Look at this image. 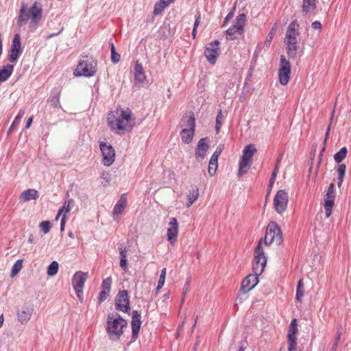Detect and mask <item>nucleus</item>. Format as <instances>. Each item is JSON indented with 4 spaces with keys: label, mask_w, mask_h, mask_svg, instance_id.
<instances>
[{
    "label": "nucleus",
    "mask_w": 351,
    "mask_h": 351,
    "mask_svg": "<svg viewBox=\"0 0 351 351\" xmlns=\"http://www.w3.org/2000/svg\"><path fill=\"white\" fill-rule=\"evenodd\" d=\"M134 79L139 83H143L146 80V75L145 74L143 65L138 61L135 64Z\"/></svg>",
    "instance_id": "27"
},
{
    "label": "nucleus",
    "mask_w": 351,
    "mask_h": 351,
    "mask_svg": "<svg viewBox=\"0 0 351 351\" xmlns=\"http://www.w3.org/2000/svg\"><path fill=\"white\" fill-rule=\"evenodd\" d=\"M298 332V320L294 318L291 320L287 332L288 351H295L297 347V334Z\"/></svg>",
    "instance_id": "13"
},
{
    "label": "nucleus",
    "mask_w": 351,
    "mask_h": 351,
    "mask_svg": "<svg viewBox=\"0 0 351 351\" xmlns=\"http://www.w3.org/2000/svg\"><path fill=\"white\" fill-rule=\"evenodd\" d=\"M327 193H329V194H333V195H335V184L334 183H331L327 190Z\"/></svg>",
    "instance_id": "53"
},
{
    "label": "nucleus",
    "mask_w": 351,
    "mask_h": 351,
    "mask_svg": "<svg viewBox=\"0 0 351 351\" xmlns=\"http://www.w3.org/2000/svg\"><path fill=\"white\" fill-rule=\"evenodd\" d=\"M317 8V0H303L302 9L305 13L313 12Z\"/></svg>",
    "instance_id": "31"
},
{
    "label": "nucleus",
    "mask_w": 351,
    "mask_h": 351,
    "mask_svg": "<svg viewBox=\"0 0 351 351\" xmlns=\"http://www.w3.org/2000/svg\"><path fill=\"white\" fill-rule=\"evenodd\" d=\"M121 257L127 258V250L123 247H119Z\"/></svg>",
    "instance_id": "55"
},
{
    "label": "nucleus",
    "mask_w": 351,
    "mask_h": 351,
    "mask_svg": "<svg viewBox=\"0 0 351 351\" xmlns=\"http://www.w3.org/2000/svg\"><path fill=\"white\" fill-rule=\"evenodd\" d=\"M21 53V37L19 34H16L12 40L11 49L8 55V60L12 62H16Z\"/></svg>",
    "instance_id": "17"
},
{
    "label": "nucleus",
    "mask_w": 351,
    "mask_h": 351,
    "mask_svg": "<svg viewBox=\"0 0 351 351\" xmlns=\"http://www.w3.org/2000/svg\"><path fill=\"white\" fill-rule=\"evenodd\" d=\"M97 62L92 58L86 56L79 62L74 71V75L75 76H93L97 72Z\"/></svg>",
    "instance_id": "4"
},
{
    "label": "nucleus",
    "mask_w": 351,
    "mask_h": 351,
    "mask_svg": "<svg viewBox=\"0 0 351 351\" xmlns=\"http://www.w3.org/2000/svg\"><path fill=\"white\" fill-rule=\"evenodd\" d=\"M303 296H304L303 284H302V280L300 279L298 281V286H297V292H296L297 300L299 302H301Z\"/></svg>",
    "instance_id": "40"
},
{
    "label": "nucleus",
    "mask_w": 351,
    "mask_h": 351,
    "mask_svg": "<svg viewBox=\"0 0 351 351\" xmlns=\"http://www.w3.org/2000/svg\"><path fill=\"white\" fill-rule=\"evenodd\" d=\"M63 29H64V28L62 27V29H61L58 32H57V33H56V34H50V35H49V38H51V37H53V36H54L58 35L59 34H60V33L62 32Z\"/></svg>",
    "instance_id": "62"
},
{
    "label": "nucleus",
    "mask_w": 351,
    "mask_h": 351,
    "mask_svg": "<svg viewBox=\"0 0 351 351\" xmlns=\"http://www.w3.org/2000/svg\"><path fill=\"white\" fill-rule=\"evenodd\" d=\"M280 162V158L277 159L276 165H277V169H278V165H279Z\"/></svg>",
    "instance_id": "64"
},
{
    "label": "nucleus",
    "mask_w": 351,
    "mask_h": 351,
    "mask_svg": "<svg viewBox=\"0 0 351 351\" xmlns=\"http://www.w3.org/2000/svg\"><path fill=\"white\" fill-rule=\"evenodd\" d=\"M23 267V261L17 260L12 267L11 277L15 276Z\"/></svg>",
    "instance_id": "38"
},
{
    "label": "nucleus",
    "mask_w": 351,
    "mask_h": 351,
    "mask_svg": "<svg viewBox=\"0 0 351 351\" xmlns=\"http://www.w3.org/2000/svg\"><path fill=\"white\" fill-rule=\"evenodd\" d=\"M199 197V190L197 188L190 191L189 193L187 195L188 203L186 204L187 207H190L198 198Z\"/></svg>",
    "instance_id": "33"
},
{
    "label": "nucleus",
    "mask_w": 351,
    "mask_h": 351,
    "mask_svg": "<svg viewBox=\"0 0 351 351\" xmlns=\"http://www.w3.org/2000/svg\"><path fill=\"white\" fill-rule=\"evenodd\" d=\"M224 147H225V146H224L223 144H220L217 147V149H215V152L213 153V154L212 155L211 157H213L214 158H216V159H218L219 156L221 155V152L224 149Z\"/></svg>",
    "instance_id": "45"
},
{
    "label": "nucleus",
    "mask_w": 351,
    "mask_h": 351,
    "mask_svg": "<svg viewBox=\"0 0 351 351\" xmlns=\"http://www.w3.org/2000/svg\"><path fill=\"white\" fill-rule=\"evenodd\" d=\"M333 206H334V204H330L329 201H328L327 204L324 203V208H325L326 218H328L331 216Z\"/></svg>",
    "instance_id": "44"
},
{
    "label": "nucleus",
    "mask_w": 351,
    "mask_h": 351,
    "mask_svg": "<svg viewBox=\"0 0 351 351\" xmlns=\"http://www.w3.org/2000/svg\"><path fill=\"white\" fill-rule=\"evenodd\" d=\"M223 119H224V116H223V112L221 110H220L218 112L217 117H216L215 129H216L217 134L219 133Z\"/></svg>",
    "instance_id": "39"
},
{
    "label": "nucleus",
    "mask_w": 351,
    "mask_h": 351,
    "mask_svg": "<svg viewBox=\"0 0 351 351\" xmlns=\"http://www.w3.org/2000/svg\"><path fill=\"white\" fill-rule=\"evenodd\" d=\"M59 97L60 93H58V95L57 97H54L51 99V101L53 103L56 108L58 107L60 104Z\"/></svg>",
    "instance_id": "51"
},
{
    "label": "nucleus",
    "mask_w": 351,
    "mask_h": 351,
    "mask_svg": "<svg viewBox=\"0 0 351 351\" xmlns=\"http://www.w3.org/2000/svg\"><path fill=\"white\" fill-rule=\"evenodd\" d=\"M205 56L207 60L212 64H215L217 57L219 55V42L216 40L214 42L210 43L206 47Z\"/></svg>",
    "instance_id": "16"
},
{
    "label": "nucleus",
    "mask_w": 351,
    "mask_h": 351,
    "mask_svg": "<svg viewBox=\"0 0 351 351\" xmlns=\"http://www.w3.org/2000/svg\"><path fill=\"white\" fill-rule=\"evenodd\" d=\"M282 241V233L280 226L274 221L270 222L267 227L265 235V245L268 246L271 243L280 245Z\"/></svg>",
    "instance_id": "6"
},
{
    "label": "nucleus",
    "mask_w": 351,
    "mask_h": 351,
    "mask_svg": "<svg viewBox=\"0 0 351 351\" xmlns=\"http://www.w3.org/2000/svg\"><path fill=\"white\" fill-rule=\"evenodd\" d=\"M188 289H189V282L186 283V285H185V287L184 288L183 297L182 298V304L184 302L185 295L188 291Z\"/></svg>",
    "instance_id": "56"
},
{
    "label": "nucleus",
    "mask_w": 351,
    "mask_h": 351,
    "mask_svg": "<svg viewBox=\"0 0 351 351\" xmlns=\"http://www.w3.org/2000/svg\"><path fill=\"white\" fill-rule=\"evenodd\" d=\"M206 138H201L195 149V158L198 161L202 160L206 156L208 149V145L206 143Z\"/></svg>",
    "instance_id": "24"
},
{
    "label": "nucleus",
    "mask_w": 351,
    "mask_h": 351,
    "mask_svg": "<svg viewBox=\"0 0 351 351\" xmlns=\"http://www.w3.org/2000/svg\"><path fill=\"white\" fill-rule=\"evenodd\" d=\"M343 176H338V182H337V185L339 187H340L343 183Z\"/></svg>",
    "instance_id": "58"
},
{
    "label": "nucleus",
    "mask_w": 351,
    "mask_h": 351,
    "mask_svg": "<svg viewBox=\"0 0 351 351\" xmlns=\"http://www.w3.org/2000/svg\"><path fill=\"white\" fill-rule=\"evenodd\" d=\"M335 199V195H333V194L330 195V194L326 193V194L325 195V197H324V203L327 204L328 201H329L330 204H334Z\"/></svg>",
    "instance_id": "47"
},
{
    "label": "nucleus",
    "mask_w": 351,
    "mask_h": 351,
    "mask_svg": "<svg viewBox=\"0 0 351 351\" xmlns=\"http://www.w3.org/2000/svg\"><path fill=\"white\" fill-rule=\"evenodd\" d=\"M127 327L126 320L119 315L114 316L112 314L108 316L106 330L110 339L114 341L119 339Z\"/></svg>",
    "instance_id": "2"
},
{
    "label": "nucleus",
    "mask_w": 351,
    "mask_h": 351,
    "mask_svg": "<svg viewBox=\"0 0 351 351\" xmlns=\"http://www.w3.org/2000/svg\"><path fill=\"white\" fill-rule=\"evenodd\" d=\"M259 276L260 275H256L254 273L252 274H249L245 277L241 285V290L244 293H247L252 290L258 284Z\"/></svg>",
    "instance_id": "19"
},
{
    "label": "nucleus",
    "mask_w": 351,
    "mask_h": 351,
    "mask_svg": "<svg viewBox=\"0 0 351 351\" xmlns=\"http://www.w3.org/2000/svg\"><path fill=\"white\" fill-rule=\"evenodd\" d=\"M176 0H159L155 3L153 14L155 16L160 14L163 10Z\"/></svg>",
    "instance_id": "28"
},
{
    "label": "nucleus",
    "mask_w": 351,
    "mask_h": 351,
    "mask_svg": "<svg viewBox=\"0 0 351 351\" xmlns=\"http://www.w3.org/2000/svg\"><path fill=\"white\" fill-rule=\"evenodd\" d=\"M128 204V198L126 193H123L121 195L120 199L115 204L113 210L112 215L114 217L120 215L123 213L124 209L127 206Z\"/></svg>",
    "instance_id": "25"
},
{
    "label": "nucleus",
    "mask_w": 351,
    "mask_h": 351,
    "mask_svg": "<svg viewBox=\"0 0 351 351\" xmlns=\"http://www.w3.org/2000/svg\"><path fill=\"white\" fill-rule=\"evenodd\" d=\"M99 149L102 154V164L105 167H110L115 160L116 153L114 147L106 142H100Z\"/></svg>",
    "instance_id": "10"
},
{
    "label": "nucleus",
    "mask_w": 351,
    "mask_h": 351,
    "mask_svg": "<svg viewBox=\"0 0 351 351\" xmlns=\"http://www.w3.org/2000/svg\"><path fill=\"white\" fill-rule=\"evenodd\" d=\"M74 204V200L73 199H70L67 201H65L62 207L59 210V215H62L61 219V224H60V230L61 231H64V226L66 223V214L69 213L71 210V208Z\"/></svg>",
    "instance_id": "22"
},
{
    "label": "nucleus",
    "mask_w": 351,
    "mask_h": 351,
    "mask_svg": "<svg viewBox=\"0 0 351 351\" xmlns=\"http://www.w3.org/2000/svg\"><path fill=\"white\" fill-rule=\"evenodd\" d=\"M245 21L246 18L244 14H241L237 16L234 24L226 30L227 39L234 40L237 38L239 36L242 35Z\"/></svg>",
    "instance_id": "9"
},
{
    "label": "nucleus",
    "mask_w": 351,
    "mask_h": 351,
    "mask_svg": "<svg viewBox=\"0 0 351 351\" xmlns=\"http://www.w3.org/2000/svg\"><path fill=\"white\" fill-rule=\"evenodd\" d=\"M169 227L167 229V239L171 244H174L178 239L179 225L177 219L172 217L169 223Z\"/></svg>",
    "instance_id": "18"
},
{
    "label": "nucleus",
    "mask_w": 351,
    "mask_h": 351,
    "mask_svg": "<svg viewBox=\"0 0 351 351\" xmlns=\"http://www.w3.org/2000/svg\"><path fill=\"white\" fill-rule=\"evenodd\" d=\"M255 145L250 144L245 146L243 150V155L239 162L238 176L245 174L252 164V157L256 153Z\"/></svg>",
    "instance_id": "5"
},
{
    "label": "nucleus",
    "mask_w": 351,
    "mask_h": 351,
    "mask_svg": "<svg viewBox=\"0 0 351 351\" xmlns=\"http://www.w3.org/2000/svg\"><path fill=\"white\" fill-rule=\"evenodd\" d=\"M291 63L284 55H281L280 67L278 69V78L280 84L287 85L290 80Z\"/></svg>",
    "instance_id": "11"
},
{
    "label": "nucleus",
    "mask_w": 351,
    "mask_h": 351,
    "mask_svg": "<svg viewBox=\"0 0 351 351\" xmlns=\"http://www.w3.org/2000/svg\"><path fill=\"white\" fill-rule=\"evenodd\" d=\"M275 34V29L273 28L269 34V39L266 41L267 44V47L270 45V43L273 39L274 35Z\"/></svg>",
    "instance_id": "50"
},
{
    "label": "nucleus",
    "mask_w": 351,
    "mask_h": 351,
    "mask_svg": "<svg viewBox=\"0 0 351 351\" xmlns=\"http://www.w3.org/2000/svg\"><path fill=\"white\" fill-rule=\"evenodd\" d=\"M88 276L87 272L79 271L72 278V286L80 302H83V289Z\"/></svg>",
    "instance_id": "8"
},
{
    "label": "nucleus",
    "mask_w": 351,
    "mask_h": 351,
    "mask_svg": "<svg viewBox=\"0 0 351 351\" xmlns=\"http://www.w3.org/2000/svg\"><path fill=\"white\" fill-rule=\"evenodd\" d=\"M38 197V192L36 189H29L22 192L19 197L21 202H25L30 200H36Z\"/></svg>",
    "instance_id": "26"
},
{
    "label": "nucleus",
    "mask_w": 351,
    "mask_h": 351,
    "mask_svg": "<svg viewBox=\"0 0 351 351\" xmlns=\"http://www.w3.org/2000/svg\"><path fill=\"white\" fill-rule=\"evenodd\" d=\"M330 125H329V126L327 128V130H326V132L325 141H326L327 138L328 137V135H329V133H330Z\"/></svg>",
    "instance_id": "60"
},
{
    "label": "nucleus",
    "mask_w": 351,
    "mask_h": 351,
    "mask_svg": "<svg viewBox=\"0 0 351 351\" xmlns=\"http://www.w3.org/2000/svg\"><path fill=\"white\" fill-rule=\"evenodd\" d=\"M277 173H278V169H277V165H276L273 172H272V174H271V178H270V181H269V184L270 186H271L273 184H274V182L276 178V176H277Z\"/></svg>",
    "instance_id": "48"
},
{
    "label": "nucleus",
    "mask_w": 351,
    "mask_h": 351,
    "mask_svg": "<svg viewBox=\"0 0 351 351\" xmlns=\"http://www.w3.org/2000/svg\"><path fill=\"white\" fill-rule=\"evenodd\" d=\"M346 166L345 164H340L338 167H337V172L338 173V176H345V173H346Z\"/></svg>",
    "instance_id": "46"
},
{
    "label": "nucleus",
    "mask_w": 351,
    "mask_h": 351,
    "mask_svg": "<svg viewBox=\"0 0 351 351\" xmlns=\"http://www.w3.org/2000/svg\"><path fill=\"white\" fill-rule=\"evenodd\" d=\"M120 266H121L123 269H126L127 266H128V261H127V258H125V257H121V259H120Z\"/></svg>",
    "instance_id": "49"
},
{
    "label": "nucleus",
    "mask_w": 351,
    "mask_h": 351,
    "mask_svg": "<svg viewBox=\"0 0 351 351\" xmlns=\"http://www.w3.org/2000/svg\"><path fill=\"white\" fill-rule=\"evenodd\" d=\"M299 24L296 20L293 21L287 29L285 38H295L300 35L298 32Z\"/></svg>",
    "instance_id": "30"
},
{
    "label": "nucleus",
    "mask_w": 351,
    "mask_h": 351,
    "mask_svg": "<svg viewBox=\"0 0 351 351\" xmlns=\"http://www.w3.org/2000/svg\"><path fill=\"white\" fill-rule=\"evenodd\" d=\"M263 241L261 239L254 250V257L252 261V270L256 275H261L267 264V258L262 249Z\"/></svg>",
    "instance_id": "7"
},
{
    "label": "nucleus",
    "mask_w": 351,
    "mask_h": 351,
    "mask_svg": "<svg viewBox=\"0 0 351 351\" xmlns=\"http://www.w3.org/2000/svg\"><path fill=\"white\" fill-rule=\"evenodd\" d=\"M107 120L110 130L119 135L130 132L135 125V118L132 110L128 108L119 107L110 111L108 114Z\"/></svg>",
    "instance_id": "1"
},
{
    "label": "nucleus",
    "mask_w": 351,
    "mask_h": 351,
    "mask_svg": "<svg viewBox=\"0 0 351 351\" xmlns=\"http://www.w3.org/2000/svg\"><path fill=\"white\" fill-rule=\"evenodd\" d=\"M347 149L346 147H342L337 153H336L334 156V160L337 163H340L343 160H344L347 155Z\"/></svg>",
    "instance_id": "35"
},
{
    "label": "nucleus",
    "mask_w": 351,
    "mask_h": 351,
    "mask_svg": "<svg viewBox=\"0 0 351 351\" xmlns=\"http://www.w3.org/2000/svg\"><path fill=\"white\" fill-rule=\"evenodd\" d=\"M200 21H201V14H198V15L196 17L193 28H196L197 29V27L199 26V23H200Z\"/></svg>",
    "instance_id": "54"
},
{
    "label": "nucleus",
    "mask_w": 351,
    "mask_h": 351,
    "mask_svg": "<svg viewBox=\"0 0 351 351\" xmlns=\"http://www.w3.org/2000/svg\"><path fill=\"white\" fill-rule=\"evenodd\" d=\"M111 60L114 63H117L120 60V56L116 53L115 47L113 44L111 45Z\"/></svg>",
    "instance_id": "43"
},
{
    "label": "nucleus",
    "mask_w": 351,
    "mask_h": 351,
    "mask_svg": "<svg viewBox=\"0 0 351 351\" xmlns=\"http://www.w3.org/2000/svg\"><path fill=\"white\" fill-rule=\"evenodd\" d=\"M27 5L22 3L18 16V25L21 27L29 19H31V24L36 25L41 19L42 8L39 3L35 1L29 9V14L26 12Z\"/></svg>",
    "instance_id": "3"
},
{
    "label": "nucleus",
    "mask_w": 351,
    "mask_h": 351,
    "mask_svg": "<svg viewBox=\"0 0 351 351\" xmlns=\"http://www.w3.org/2000/svg\"><path fill=\"white\" fill-rule=\"evenodd\" d=\"M116 309L123 313L128 312L130 309V299L126 290L118 293L115 299Z\"/></svg>",
    "instance_id": "15"
},
{
    "label": "nucleus",
    "mask_w": 351,
    "mask_h": 351,
    "mask_svg": "<svg viewBox=\"0 0 351 351\" xmlns=\"http://www.w3.org/2000/svg\"><path fill=\"white\" fill-rule=\"evenodd\" d=\"M232 13H229L226 17L225 18V20H224V23H228V20L230 19L232 17Z\"/></svg>",
    "instance_id": "59"
},
{
    "label": "nucleus",
    "mask_w": 351,
    "mask_h": 351,
    "mask_svg": "<svg viewBox=\"0 0 351 351\" xmlns=\"http://www.w3.org/2000/svg\"><path fill=\"white\" fill-rule=\"evenodd\" d=\"M32 315V309L27 307H23L17 312V317L21 324L27 323Z\"/></svg>",
    "instance_id": "29"
},
{
    "label": "nucleus",
    "mask_w": 351,
    "mask_h": 351,
    "mask_svg": "<svg viewBox=\"0 0 351 351\" xmlns=\"http://www.w3.org/2000/svg\"><path fill=\"white\" fill-rule=\"evenodd\" d=\"M59 265L57 261H53L48 267L47 274L49 276L56 275L58 271Z\"/></svg>",
    "instance_id": "37"
},
{
    "label": "nucleus",
    "mask_w": 351,
    "mask_h": 351,
    "mask_svg": "<svg viewBox=\"0 0 351 351\" xmlns=\"http://www.w3.org/2000/svg\"><path fill=\"white\" fill-rule=\"evenodd\" d=\"M186 126L188 128L183 129L180 132L182 141L186 143H190L194 136L195 128V119L193 112H189Z\"/></svg>",
    "instance_id": "12"
},
{
    "label": "nucleus",
    "mask_w": 351,
    "mask_h": 351,
    "mask_svg": "<svg viewBox=\"0 0 351 351\" xmlns=\"http://www.w3.org/2000/svg\"><path fill=\"white\" fill-rule=\"evenodd\" d=\"M39 227L45 234H47L48 232H49L51 228V223L49 221H43L40 223Z\"/></svg>",
    "instance_id": "41"
},
{
    "label": "nucleus",
    "mask_w": 351,
    "mask_h": 351,
    "mask_svg": "<svg viewBox=\"0 0 351 351\" xmlns=\"http://www.w3.org/2000/svg\"><path fill=\"white\" fill-rule=\"evenodd\" d=\"M141 315L138 311H134L132 313V318L131 322L132 326V337L136 340L138 336V333L141 326Z\"/></svg>",
    "instance_id": "20"
},
{
    "label": "nucleus",
    "mask_w": 351,
    "mask_h": 351,
    "mask_svg": "<svg viewBox=\"0 0 351 351\" xmlns=\"http://www.w3.org/2000/svg\"><path fill=\"white\" fill-rule=\"evenodd\" d=\"M112 285V278L108 277L104 279L101 284V291L99 293L98 300L99 302H103L105 301L110 295Z\"/></svg>",
    "instance_id": "23"
},
{
    "label": "nucleus",
    "mask_w": 351,
    "mask_h": 351,
    "mask_svg": "<svg viewBox=\"0 0 351 351\" xmlns=\"http://www.w3.org/2000/svg\"><path fill=\"white\" fill-rule=\"evenodd\" d=\"M14 70V65L7 64L0 70V82H4L7 80L12 75Z\"/></svg>",
    "instance_id": "32"
},
{
    "label": "nucleus",
    "mask_w": 351,
    "mask_h": 351,
    "mask_svg": "<svg viewBox=\"0 0 351 351\" xmlns=\"http://www.w3.org/2000/svg\"><path fill=\"white\" fill-rule=\"evenodd\" d=\"M3 322H4L3 315L1 314L0 315V328L3 326Z\"/></svg>",
    "instance_id": "61"
},
{
    "label": "nucleus",
    "mask_w": 351,
    "mask_h": 351,
    "mask_svg": "<svg viewBox=\"0 0 351 351\" xmlns=\"http://www.w3.org/2000/svg\"><path fill=\"white\" fill-rule=\"evenodd\" d=\"M166 272H167L166 268H163L161 271V273H160V275L159 277V280L158 282V285L156 287V293H158L162 288V287L165 285V278H166Z\"/></svg>",
    "instance_id": "36"
},
{
    "label": "nucleus",
    "mask_w": 351,
    "mask_h": 351,
    "mask_svg": "<svg viewBox=\"0 0 351 351\" xmlns=\"http://www.w3.org/2000/svg\"><path fill=\"white\" fill-rule=\"evenodd\" d=\"M288 193L285 190H279L274 199V206L278 214L283 213L287 208Z\"/></svg>",
    "instance_id": "14"
},
{
    "label": "nucleus",
    "mask_w": 351,
    "mask_h": 351,
    "mask_svg": "<svg viewBox=\"0 0 351 351\" xmlns=\"http://www.w3.org/2000/svg\"><path fill=\"white\" fill-rule=\"evenodd\" d=\"M24 114H25V110L23 109L20 110L19 112V114L15 117L14 121L12 123V125L10 128V130L12 129L15 125H18L20 123V121H21V119L23 117Z\"/></svg>",
    "instance_id": "42"
},
{
    "label": "nucleus",
    "mask_w": 351,
    "mask_h": 351,
    "mask_svg": "<svg viewBox=\"0 0 351 351\" xmlns=\"http://www.w3.org/2000/svg\"><path fill=\"white\" fill-rule=\"evenodd\" d=\"M312 27L314 29H320L322 28V24L319 21H314L313 23H312Z\"/></svg>",
    "instance_id": "52"
},
{
    "label": "nucleus",
    "mask_w": 351,
    "mask_h": 351,
    "mask_svg": "<svg viewBox=\"0 0 351 351\" xmlns=\"http://www.w3.org/2000/svg\"><path fill=\"white\" fill-rule=\"evenodd\" d=\"M32 121H33V117H30L29 118H28L27 123H26V125H25V128L27 129L29 128V127L32 125Z\"/></svg>",
    "instance_id": "57"
},
{
    "label": "nucleus",
    "mask_w": 351,
    "mask_h": 351,
    "mask_svg": "<svg viewBox=\"0 0 351 351\" xmlns=\"http://www.w3.org/2000/svg\"><path fill=\"white\" fill-rule=\"evenodd\" d=\"M284 42L287 47L288 56L291 58H296L298 49V39L295 38H285Z\"/></svg>",
    "instance_id": "21"
},
{
    "label": "nucleus",
    "mask_w": 351,
    "mask_h": 351,
    "mask_svg": "<svg viewBox=\"0 0 351 351\" xmlns=\"http://www.w3.org/2000/svg\"><path fill=\"white\" fill-rule=\"evenodd\" d=\"M217 168H218V159L210 157L209 164H208V171L209 175L210 176H213L216 173Z\"/></svg>",
    "instance_id": "34"
},
{
    "label": "nucleus",
    "mask_w": 351,
    "mask_h": 351,
    "mask_svg": "<svg viewBox=\"0 0 351 351\" xmlns=\"http://www.w3.org/2000/svg\"><path fill=\"white\" fill-rule=\"evenodd\" d=\"M196 33H197V29L193 28V32H192V36H193V38H195L196 37Z\"/></svg>",
    "instance_id": "63"
}]
</instances>
